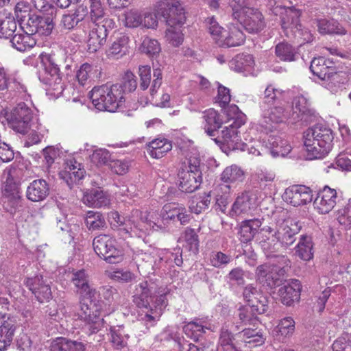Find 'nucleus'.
Wrapping results in <instances>:
<instances>
[{
	"label": "nucleus",
	"instance_id": "obj_1",
	"mask_svg": "<svg viewBox=\"0 0 351 351\" xmlns=\"http://www.w3.org/2000/svg\"><path fill=\"white\" fill-rule=\"evenodd\" d=\"M304 139L307 158L319 159L324 157L332 149L334 134L330 128L318 124L304 132Z\"/></svg>",
	"mask_w": 351,
	"mask_h": 351
},
{
	"label": "nucleus",
	"instance_id": "obj_2",
	"mask_svg": "<svg viewBox=\"0 0 351 351\" xmlns=\"http://www.w3.org/2000/svg\"><path fill=\"white\" fill-rule=\"evenodd\" d=\"M40 66L38 70V78L41 82L50 88L48 92L59 96L64 90V84L62 80L60 66L62 64L54 55L41 53L39 56Z\"/></svg>",
	"mask_w": 351,
	"mask_h": 351
},
{
	"label": "nucleus",
	"instance_id": "obj_3",
	"mask_svg": "<svg viewBox=\"0 0 351 351\" xmlns=\"http://www.w3.org/2000/svg\"><path fill=\"white\" fill-rule=\"evenodd\" d=\"M93 104L99 110L115 112L125 102L122 89L118 84L95 86L89 93Z\"/></svg>",
	"mask_w": 351,
	"mask_h": 351
},
{
	"label": "nucleus",
	"instance_id": "obj_4",
	"mask_svg": "<svg viewBox=\"0 0 351 351\" xmlns=\"http://www.w3.org/2000/svg\"><path fill=\"white\" fill-rule=\"evenodd\" d=\"M19 172L20 170L16 168L7 169L3 172V206L10 213H15L21 206Z\"/></svg>",
	"mask_w": 351,
	"mask_h": 351
},
{
	"label": "nucleus",
	"instance_id": "obj_5",
	"mask_svg": "<svg viewBox=\"0 0 351 351\" xmlns=\"http://www.w3.org/2000/svg\"><path fill=\"white\" fill-rule=\"evenodd\" d=\"M97 292L82 296L80 317L86 322V330L89 335L97 333L104 326L101 317V303L96 300Z\"/></svg>",
	"mask_w": 351,
	"mask_h": 351
},
{
	"label": "nucleus",
	"instance_id": "obj_6",
	"mask_svg": "<svg viewBox=\"0 0 351 351\" xmlns=\"http://www.w3.org/2000/svg\"><path fill=\"white\" fill-rule=\"evenodd\" d=\"M232 17L249 33H258L265 26L263 14L257 9L253 8L234 6Z\"/></svg>",
	"mask_w": 351,
	"mask_h": 351
},
{
	"label": "nucleus",
	"instance_id": "obj_7",
	"mask_svg": "<svg viewBox=\"0 0 351 351\" xmlns=\"http://www.w3.org/2000/svg\"><path fill=\"white\" fill-rule=\"evenodd\" d=\"M199 165V160L195 158H190L189 165L185 169L179 170L177 184L181 191L192 193L199 188L202 181Z\"/></svg>",
	"mask_w": 351,
	"mask_h": 351
},
{
	"label": "nucleus",
	"instance_id": "obj_8",
	"mask_svg": "<svg viewBox=\"0 0 351 351\" xmlns=\"http://www.w3.org/2000/svg\"><path fill=\"white\" fill-rule=\"evenodd\" d=\"M93 246L95 253L108 263H118L123 259L122 250L117 247L116 240L109 235L99 234L95 237Z\"/></svg>",
	"mask_w": 351,
	"mask_h": 351
},
{
	"label": "nucleus",
	"instance_id": "obj_9",
	"mask_svg": "<svg viewBox=\"0 0 351 351\" xmlns=\"http://www.w3.org/2000/svg\"><path fill=\"white\" fill-rule=\"evenodd\" d=\"M191 215L185 207L176 203L165 204L160 213V218L156 221L149 220V225L155 230L163 228L162 224L169 223L170 221H180V224L184 225L189 222Z\"/></svg>",
	"mask_w": 351,
	"mask_h": 351
},
{
	"label": "nucleus",
	"instance_id": "obj_10",
	"mask_svg": "<svg viewBox=\"0 0 351 351\" xmlns=\"http://www.w3.org/2000/svg\"><path fill=\"white\" fill-rule=\"evenodd\" d=\"M156 12L160 19L162 18L169 27H181L186 21L184 9L178 0H165L158 2Z\"/></svg>",
	"mask_w": 351,
	"mask_h": 351
},
{
	"label": "nucleus",
	"instance_id": "obj_11",
	"mask_svg": "<svg viewBox=\"0 0 351 351\" xmlns=\"http://www.w3.org/2000/svg\"><path fill=\"white\" fill-rule=\"evenodd\" d=\"M32 119L33 111L24 102L18 104L6 114L9 126L16 132L23 134H26L29 130Z\"/></svg>",
	"mask_w": 351,
	"mask_h": 351
},
{
	"label": "nucleus",
	"instance_id": "obj_12",
	"mask_svg": "<svg viewBox=\"0 0 351 351\" xmlns=\"http://www.w3.org/2000/svg\"><path fill=\"white\" fill-rule=\"evenodd\" d=\"M56 14L52 16L43 14L38 16L36 14L28 15V19L23 26L25 32L34 35L49 36L51 34L54 27V19Z\"/></svg>",
	"mask_w": 351,
	"mask_h": 351
},
{
	"label": "nucleus",
	"instance_id": "obj_13",
	"mask_svg": "<svg viewBox=\"0 0 351 351\" xmlns=\"http://www.w3.org/2000/svg\"><path fill=\"white\" fill-rule=\"evenodd\" d=\"M114 27V21H107L104 25L95 24V27L89 32L87 41L88 51L90 53H95L104 46L109 32Z\"/></svg>",
	"mask_w": 351,
	"mask_h": 351
},
{
	"label": "nucleus",
	"instance_id": "obj_14",
	"mask_svg": "<svg viewBox=\"0 0 351 351\" xmlns=\"http://www.w3.org/2000/svg\"><path fill=\"white\" fill-rule=\"evenodd\" d=\"M285 273V269L263 264L256 267L255 276L260 283L265 284L267 287L273 288L280 285Z\"/></svg>",
	"mask_w": 351,
	"mask_h": 351
},
{
	"label": "nucleus",
	"instance_id": "obj_15",
	"mask_svg": "<svg viewBox=\"0 0 351 351\" xmlns=\"http://www.w3.org/2000/svg\"><path fill=\"white\" fill-rule=\"evenodd\" d=\"M300 230V226L298 223L286 220L277 226L273 236L282 247H288L295 241Z\"/></svg>",
	"mask_w": 351,
	"mask_h": 351
},
{
	"label": "nucleus",
	"instance_id": "obj_16",
	"mask_svg": "<svg viewBox=\"0 0 351 351\" xmlns=\"http://www.w3.org/2000/svg\"><path fill=\"white\" fill-rule=\"evenodd\" d=\"M240 127L233 126L230 123L228 126H224L221 131V136H217L214 140L217 143H221L227 146L230 150L239 149L245 151L247 144L241 141L239 136L238 128Z\"/></svg>",
	"mask_w": 351,
	"mask_h": 351
},
{
	"label": "nucleus",
	"instance_id": "obj_17",
	"mask_svg": "<svg viewBox=\"0 0 351 351\" xmlns=\"http://www.w3.org/2000/svg\"><path fill=\"white\" fill-rule=\"evenodd\" d=\"M282 198L288 204L299 206L311 202L313 194L312 191L306 186L293 185L285 190Z\"/></svg>",
	"mask_w": 351,
	"mask_h": 351
},
{
	"label": "nucleus",
	"instance_id": "obj_18",
	"mask_svg": "<svg viewBox=\"0 0 351 351\" xmlns=\"http://www.w3.org/2000/svg\"><path fill=\"white\" fill-rule=\"evenodd\" d=\"M263 110L261 125L265 128L270 129L272 123H283L287 120L288 112L281 105L278 106H261Z\"/></svg>",
	"mask_w": 351,
	"mask_h": 351
},
{
	"label": "nucleus",
	"instance_id": "obj_19",
	"mask_svg": "<svg viewBox=\"0 0 351 351\" xmlns=\"http://www.w3.org/2000/svg\"><path fill=\"white\" fill-rule=\"evenodd\" d=\"M293 120L298 121L300 119L304 121H313L315 118V111L310 107V103L303 95L294 97L292 102Z\"/></svg>",
	"mask_w": 351,
	"mask_h": 351
},
{
	"label": "nucleus",
	"instance_id": "obj_20",
	"mask_svg": "<svg viewBox=\"0 0 351 351\" xmlns=\"http://www.w3.org/2000/svg\"><path fill=\"white\" fill-rule=\"evenodd\" d=\"M17 325L16 320L0 313V351H3L12 341Z\"/></svg>",
	"mask_w": 351,
	"mask_h": 351
},
{
	"label": "nucleus",
	"instance_id": "obj_21",
	"mask_svg": "<svg viewBox=\"0 0 351 351\" xmlns=\"http://www.w3.org/2000/svg\"><path fill=\"white\" fill-rule=\"evenodd\" d=\"M337 192L328 186L317 193L313 202L315 208L319 213L324 214L329 213L336 204Z\"/></svg>",
	"mask_w": 351,
	"mask_h": 351
},
{
	"label": "nucleus",
	"instance_id": "obj_22",
	"mask_svg": "<svg viewBox=\"0 0 351 351\" xmlns=\"http://www.w3.org/2000/svg\"><path fill=\"white\" fill-rule=\"evenodd\" d=\"M232 187V185L221 181L213 191H210L211 195L214 196L216 210H219L223 213L226 212L227 206L230 202Z\"/></svg>",
	"mask_w": 351,
	"mask_h": 351
},
{
	"label": "nucleus",
	"instance_id": "obj_23",
	"mask_svg": "<svg viewBox=\"0 0 351 351\" xmlns=\"http://www.w3.org/2000/svg\"><path fill=\"white\" fill-rule=\"evenodd\" d=\"M302 14L301 10L296 9L293 6H285L282 11V14L278 16L280 17V23L287 36L289 37V32L293 30L295 26L299 25L300 17Z\"/></svg>",
	"mask_w": 351,
	"mask_h": 351
},
{
	"label": "nucleus",
	"instance_id": "obj_24",
	"mask_svg": "<svg viewBox=\"0 0 351 351\" xmlns=\"http://www.w3.org/2000/svg\"><path fill=\"white\" fill-rule=\"evenodd\" d=\"M49 184L44 179L32 181L27 188L26 196L32 202H41L49 195Z\"/></svg>",
	"mask_w": 351,
	"mask_h": 351
},
{
	"label": "nucleus",
	"instance_id": "obj_25",
	"mask_svg": "<svg viewBox=\"0 0 351 351\" xmlns=\"http://www.w3.org/2000/svg\"><path fill=\"white\" fill-rule=\"evenodd\" d=\"M239 334L234 335L229 328V324H224L221 330L218 341L217 351H240L238 347Z\"/></svg>",
	"mask_w": 351,
	"mask_h": 351
},
{
	"label": "nucleus",
	"instance_id": "obj_26",
	"mask_svg": "<svg viewBox=\"0 0 351 351\" xmlns=\"http://www.w3.org/2000/svg\"><path fill=\"white\" fill-rule=\"evenodd\" d=\"M265 143L266 147L269 149L271 154L274 157H284L291 150V147L288 141L277 134H270Z\"/></svg>",
	"mask_w": 351,
	"mask_h": 351
},
{
	"label": "nucleus",
	"instance_id": "obj_27",
	"mask_svg": "<svg viewBox=\"0 0 351 351\" xmlns=\"http://www.w3.org/2000/svg\"><path fill=\"white\" fill-rule=\"evenodd\" d=\"M301 285L299 280H293L291 283L281 287L278 291L281 302L291 306L300 299Z\"/></svg>",
	"mask_w": 351,
	"mask_h": 351
},
{
	"label": "nucleus",
	"instance_id": "obj_28",
	"mask_svg": "<svg viewBox=\"0 0 351 351\" xmlns=\"http://www.w3.org/2000/svg\"><path fill=\"white\" fill-rule=\"evenodd\" d=\"M153 289V284L146 280L139 282L135 285L133 301L137 306L147 307L152 298Z\"/></svg>",
	"mask_w": 351,
	"mask_h": 351
},
{
	"label": "nucleus",
	"instance_id": "obj_29",
	"mask_svg": "<svg viewBox=\"0 0 351 351\" xmlns=\"http://www.w3.org/2000/svg\"><path fill=\"white\" fill-rule=\"evenodd\" d=\"M204 129L210 136H215L217 130L222 126L221 115L213 108L205 110L203 113Z\"/></svg>",
	"mask_w": 351,
	"mask_h": 351
},
{
	"label": "nucleus",
	"instance_id": "obj_30",
	"mask_svg": "<svg viewBox=\"0 0 351 351\" xmlns=\"http://www.w3.org/2000/svg\"><path fill=\"white\" fill-rule=\"evenodd\" d=\"M263 219L258 218L243 221L241 223L239 231L241 241L247 243L252 241L259 228L263 226Z\"/></svg>",
	"mask_w": 351,
	"mask_h": 351
},
{
	"label": "nucleus",
	"instance_id": "obj_31",
	"mask_svg": "<svg viewBox=\"0 0 351 351\" xmlns=\"http://www.w3.org/2000/svg\"><path fill=\"white\" fill-rule=\"evenodd\" d=\"M256 206V199L252 193L245 191L239 195L232 206V212L239 215L247 213Z\"/></svg>",
	"mask_w": 351,
	"mask_h": 351
},
{
	"label": "nucleus",
	"instance_id": "obj_32",
	"mask_svg": "<svg viewBox=\"0 0 351 351\" xmlns=\"http://www.w3.org/2000/svg\"><path fill=\"white\" fill-rule=\"evenodd\" d=\"M82 201L86 205L95 208L105 207L110 204L108 195L99 189H93L86 193Z\"/></svg>",
	"mask_w": 351,
	"mask_h": 351
},
{
	"label": "nucleus",
	"instance_id": "obj_33",
	"mask_svg": "<svg viewBox=\"0 0 351 351\" xmlns=\"http://www.w3.org/2000/svg\"><path fill=\"white\" fill-rule=\"evenodd\" d=\"M333 62L324 57L314 58L310 65V70L314 75L323 80L327 77L328 73L335 70Z\"/></svg>",
	"mask_w": 351,
	"mask_h": 351
},
{
	"label": "nucleus",
	"instance_id": "obj_34",
	"mask_svg": "<svg viewBox=\"0 0 351 351\" xmlns=\"http://www.w3.org/2000/svg\"><path fill=\"white\" fill-rule=\"evenodd\" d=\"M50 350L51 351H85L86 345L80 341L58 337L51 342Z\"/></svg>",
	"mask_w": 351,
	"mask_h": 351
},
{
	"label": "nucleus",
	"instance_id": "obj_35",
	"mask_svg": "<svg viewBox=\"0 0 351 351\" xmlns=\"http://www.w3.org/2000/svg\"><path fill=\"white\" fill-rule=\"evenodd\" d=\"M71 280L81 296L96 293V290L90 286L88 276L84 269L73 273Z\"/></svg>",
	"mask_w": 351,
	"mask_h": 351
},
{
	"label": "nucleus",
	"instance_id": "obj_36",
	"mask_svg": "<svg viewBox=\"0 0 351 351\" xmlns=\"http://www.w3.org/2000/svg\"><path fill=\"white\" fill-rule=\"evenodd\" d=\"M245 40V36L243 32L238 27L232 25L219 43V47H237L243 44Z\"/></svg>",
	"mask_w": 351,
	"mask_h": 351
},
{
	"label": "nucleus",
	"instance_id": "obj_37",
	"mask_svg": "<svg viewBox=\"0 0 351 351\" xmlns=\"http://www.w3.org/2000/svg\"><path fill=\"white\" fill-rule=\"evenodd\" d=\"M171 149L172 145L170 141L166 138H156L149 143L147 152L152 158H160Z\"/></svg>",
	"mask_w": 351,
	"mask_h": 351
},
{
	"label": "nucleus",
	"instance_id": "obj_38",
	"mask_svg": "<svg viewBox=\"0 0 351 351\" xmlns=\"http://www.w3.org/2000/svg\"><path fill=\"white\" fill-rule=\"evenodd\" d=\"M90 17L94 24L104 25L107 21H114L106 14L101 0H90Z\"/></svg>",
	"mask_w": 351,
	"mask_h": 351
},
{
	"label": "nucleus",
	"instance_id": "obj_39",
	"mask_svg": "<svg viewBox=\"0 0 351 351\" xmlns=\"http://www.w3.org/2000/svg\"><path fill=\"white\" fill-rule=\"evenodd\" d=\"M84 222L87 229L91 232L101 230L106 228L105 218L99 212L88 211L84 217Z\"/></svg>",
	"mask_w": 351,
	"mask_h": 351
},
{
	"label": "nucleus",
	"instance_id": "obj_40",
	"mask_svg": "<svg viewBox=\"0 0 351 351\" xmlns=\"http://www.w3.org/2000/svg\"><path fill=\"white\" fill-rule=\"evenodd\" d=\"M32 34H14L10 40L12 46L19 51H25L32 48L36 45L35 39Z\"/></svg>",
	"mask_w": 351,
	"mask_h": 351
},
{
	"label": "nucleus",
	"instance_id": "obj_41",
	"mask_svg": "<svg viewBox=\"0 0 351 351\" xmlns=\"http://www.w3.org/2000/svg\"><path fill=\"white\" fill-rule=\"evenodd\" d=\"M129 38L125 35H122L117 38L111 44L107 55L110 58H119L128 51Z\"/></svg>",
	"mask_w": 351,
	"mask_h": 351
},
{
	"label": "nucleus",
	"instance_id": "obj_42",
	"mask_svg": "<svg viewBox=\"0 0 351 351\" xmlns=\"http://www.w3.org/2000/svg\"><path fill=\"white\" fill-rule=\"evenodd\" d=\"M317 27L319 33L322 34H341L344 35L346 34V30L344 27L337 21L333 19L326 20L322 19L317 21Z\"/></svg>",
	"mask_w": 351,
	"mask_h": 351
},
{
	"label": "nucleus",
	"instance_id": "obj_43",
	"mask_svg": "<svg viewBox=\"0 0 351 351\" xmlns=\"http://www.w3.org/2000/svg\"><path fill=\"white\" fill-rule=\"evenodd\" d=\"M230 67L237 71H248L254 66V60L250 54H239L236 56L230 62Z\"/></svg>",
	"mask_w": 351,
	"mask_h": 351
},
{
	"label": "nucleus",
	"instance_id": "obj_44",
	"mask_svg": "<svg viewBox=\"0 0 351 351\" xmlns=\"http://www.w3.org/2000/svg\"><path fill=\"white\" fill-rule=\"evenodd\" d=\"M296 248V253L302 260L307 261L313 258V243L310 237L302 235Z\"/></svg>",
	"mask_w": 351,
	"mask_h": 351
},
{
	"label": "nucleus",
	"instance_id": "obj_45",
	"mask_svg": "<svg viewBox=\"0 0 351 351\" xmlns=\"http://www.w3.org/2000/svg\"><path fill=\"white\" fill-rule=\"evenodd\" d=\"M204 322L202 319H195L186 324L183 330L187 336L191 337L195 341H198L199 337L206 332V330L209 329L204 325Z\"/></svg>",
	"mask_w": 351,
	"mask_h": 351
},
{
	"label": "nucleus",
	"instance_id": "obj_46",
	"mask_svg": "<svg viewBox=\"0 0 351 351\" xmlns=\"http://www.w3.org/2000/svg\"><path fill=\"white\" fill-rule=\"evenodd\" d=\"M323 81H325L326 87L332 93H336L342 84L347 82V77L344 72H336L335 70L328 73Z\"/></svg>",
	"mask_w": 351,
	"mask_h": 351
},
{
	"label": "nucleus",
	"instance_id": "obj_47",
	"mask_svg": "<svg viewBox=\"0 0 351 351\" xmlns=\"http://www.w3.org/2000/svg\"><path fill=\"white\" fill-rule=\"evenodd\" d=\"M243 171L237 165L226 167L221 174V181L230 185L243 181Z\"/></svg>",
	"mask_w": 351,
	"mask_h": 351
},
{
	"label": "nucleus",
	"instance_id": "obj_48",
	"mask_svg": "<svg viewBox=\"0 0 351 351\" xmlns=\"http://www.w3.org/2000/svg\"><path fill=\"white\" fill-rule=\"evenodd\" d=\"M276 55L282 61H295L298 51L292 45L287 43H280L276 46Z\"/></svg>",
	"mask_w": 351,
	"mask_h": 351
},
{
	"label": "nucleus",
	"instance_id": "obj_49",
	"mask_svg": "<svg viewBox=\"0 0 351 351\" xmlns=\"http://www.w3.org/2000/svg\"><path fill=\"white\" fill-rule=\"evenodd\" d=\"M208 32L213 39L219 46V43L227 34V31L222 27L214 17H208L205 20Z\"/></svg>",
	"mask_w": 351,
	"mask_h": 351
},
{
	"label": "nucleus",
	"instance_id": "obj_50",
	"mask_svg": "<svg viewBox=\"0 0 351 351\" xmlns=\"http://www.w3.org/2000/svg\"><path fill=\"white\" fill-rule=\"evenodd\" d=\"M184 241V247L193 254L199 251V239L195 229L186 228L183 234Z\"/></svg>",
	"mask_w": 351,
	"mask_h": 351
},
{
	"label": "nucleus",
	"instance_id": "obj_51",
	"mask_svg": "<svg viewBox=\"0 0 351 351\" xmlns=\"http://www.w3.org/2000/svg\"><path fill=\"white\" fill-rule=\"evenodd\" d=\"M257 315L251 306L245 305L239 308L237 315L241 324L255 326L258 322Z\"/></svg>",
	"mask_w": 351,
	"mask_h": 351
},
{
	"label": "nucleus",
	"instance_id": "obj_52",
	"mask_svg": "<svg viewBox=\"0 0 351 351\" xmlns=\"http://www.w3.org/2000/svg\"><path fill=\"white\" fill-rule=\"evenodd\" d=\"M225 113L230 120H233V126L241 127L245 123V115L236 105H230L225 108Z\"/></svg>",
	"mask_w": 351,
	"mask_h": 351
},
{
	"label": "nucleus",
	"instance_id": "obj_53",
	"mask_svg": "<svg viewBox=\"0 0 351 351\" xmlns=\"http://www.w3.org/2000/svg\"><path fill=\"white\" fill-rule=\"evenodd\" d=\"M9 89L22 97H25L27 95V87L21 82L18 71L10 73Z\"/></svg>",
	"mask_w": 351,
	"mask_h": 351
},
{
	"label": "nucleus",
	"instance_id": "obj_54",
	"mask_svg": "<svg viewBox=\"0 0 351 351\" xmlns=\"http://www.w3.org/2000/svg\"><path fill=\"white\" fill-rule=\"evenodd\" d=\"M122 89V98L125 100L124 95L126 93H131L137 88V80L136 76L131 71H127L123 77L121 83L117 84Z\"/></svg>",
	"mask_w": 351,
	"mask_h": 351
},
{
	"label": "nucleus",
	"instance_id": "obj_55",
	"mask_svg": "<svg viewBox=\"0 0 351 351\" xmlns=\"http://www.w3.org/2000/svg\"><path fill=\"white\" fill-rule=\"evenodd\" d=\"M124 25L130 28L142 25L143 16L137 10H130L124 14Z\"/></svg>",
	"mask_w": 351,
	"mask_h": 351
},
{
	"label": "nucleus",
	"instance_id": "obj_56",
	"mask_svg": "<svg viewBox=\"0 0 351 351\" xmlns=\"http://www.w3.org/2000/svg\"><path fill=\"white\" fill-rule=\"evenodd\" d=\"M83 19V16L80 14V10H77L72 14H64L60 21V26L65 30H71Z\"/></svg>",
	"mask_w": 351,
	"mask_h": 351
},
{
	"label": "nucleus",
	"instance_id": "obj_57",
	"mask_svg": "<svg viewBox=\"0 0 351 351\" xmlns=\"http://www.w3.org/2000/svg\"><path fill=\"white\" fill-rule=\"evenodd\" d=\"M232 261V256L222 252H213L210 257V264L216 268H223Z\"/></svg>",
	"mask_w": 351,
	"mask_h": 351
},
{
	"label": "nucleus",
	"instance_id": "obj_58",
	"mask_svg": "<svg viewBox=\"0 0 351 351\" xmlns=\"http://www.w3.org/2000/svg\"><path fill=\"white\" fill-rule=\"evenodd\" d=\"M85 173V171H77L75 173L70 172L69 171H62L60 173V176L65 181L68 186L72 189L74 184H78L84 178Z\"/></svg>",
	"mask_w": 351,
	"mask_h": 351
},
{
	"label": "nucleus",
	"instance_id": "obj_59",
	"mask_svg": "<svg viewBox=\"0 0 351 351\" xmlns=\"http://www.w3.org/2000/svg\"><path fill=\"white\" fill-rule=\"evenodd\" d=\"M166 38L168 42L174 47H178L183 41V35L180 27H169L166 30Z\"/></svg>",
	"mask_w": 351,
	"mask_h": 351
},
{
	"label": "nucleus",
	"instance_id": "obj_60",
	"mask_svg": "<svg viewBox=\"0 0 351 351\" xmlns=\"http://www.w3.org/2000/svg\"><path fill=\"white\" fill-rule=\"evenodd\" d=\"M142 52L154 56L160 51V47L158 42L155 39L145 38L141 47Z\"/></svg>",
	"mask_w": 351,
	"mask_h": 351
},
{
	"label": "nucleus",
	"instance_id": "obj_61",
	"mask_svg": "<svg viewBox=\"0 0 351 351\" xmlns=\"http://www.w3.org/2000/svg\"><path fill=\"white\" fill-rule=\"evenodd\" d=\"M16 29V23L13 19H8L0 23V38H9L13 36Z\"/></svg>",
	"mask_w": 351,
	"mask_h": 351
},
{
	"label": "nucleus",
	"instance_id": "obj_62",
	"mask_svg": "<svg viewBox=\"0 0 351 351\" xmlns=\"http://www.w3.org/2000/svg\"><path fill=\"white\" fill-rule=\"evenodd\" d=\"M34 6L43 14L52 16L57 14V8L51 3L50 0H32Z\"/></svg>",
	"mask_w": 351,
	"mask_h": 351
},
{
	"label": "nucleus",
	"instance_id": "obj_63",
	"mask_svg": "<svg viewBox=\"0 0 351 351\" xmlns=\"http://www.w3.org/2000/svg\"><path fill=\"white\" fill-rule=\"evenodd\" d=\"M282 91L274 88L272 86H268L265 90L263 102L261 106H268L271 102L281 99Z\"/></svg>",
	"mask_w": 351,
	"mask_h": 351
},
{
	"label": "nucleus",
	"instance_id": "obj_64",
	"mask_svg": "<svg viewBox=\"0 0 351 351\" xmlns=\"http://www.w3.org/2000/svg\"><path fill=\"white\" fill-rule=\"evenodd\" d=\"M275 241V239H270L269 238H263L259 241V245L267 258L273 257L278 251Z\"/></svg>",
	"mask_w": 351,
	"mask_h": 351
}]
</instances>
